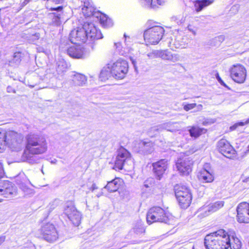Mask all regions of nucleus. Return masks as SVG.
<instances>
[{"instance_id": "obj_1", "label": "nucleus", "mask_w": 249, "mask_h": 249, "mask_svg": "<svg viewBox=\"0 0 249 249\" xmlns=\"http://www.w3.org/2000/svg\"><path fill=\"white\" fill-rule=\"evenodd\" d=\"M47 147L44 136L38 134H29L27 136L25 148L22 154L21 160L32 164L37 163L40 159L36 155L45 153Z\"/></svg>"}, {"instance_id": "obj_2", "label": "nucleus", "mask_w": 249, "mask_h": 249, "mask_svg": "<svg viewBox=\"0 0 249 249\" xmlns=\"http://www.w3.org/2000/svg\"><path fill=\"white\" fill-rule=\"evenodd\" d=\"M228 233L223 229L207 235L204 239L206 249H228L230 244Z\"/></svg>"}, {"instance_id": "obj_3", "label": "nucleus", "mask_w": 249, "mask_h": 249, "mask_svg": "<svg viewBox=\"0 0 249 249\" xmlns=\"http://www.w3.org/2000/svg\"><path fill=\"white\" fill-rule=\"evenodd\" d=\"M146 221L149 225L154 222L172 224L174 219L173 216L160 207L150 208L146 214Z\"/></svg>"}, {"instance_id": "obj_4", "label": "nucleus", "mask_w": 249, "mask_h": 249, "mask_svg": "<svg viewBox=\"0 0 249 249\" xmlns=\"http://www.w3.org/2000/svg\"><path fill=\"white\" fill-rule=\"evenodd\" d=\"M114 167L119 170L123 169L131 171L134 168V163L130 153L125 148L121 147L117 152Z\"/></svg>"}, {"instance_id": "obj_5", "label": "nucleus", "mask_w": 249, "mask_h": 249, "mask_svg": "<svg viewBox=\"0 0 249 249\" xmlns=\"http://www.w3.org/2000/svg\"><path fill=\"white\" fill-rule=\"evenodd\" d=\"M164 31V28L160 26H154L146 30L143 37L146 45L157 44L161 39Z\"/></svg>"}, {"instance_id": "obj_6", "label": "nucleus", "mask_w": 249, "mask_h": 249, "mask_svg": "<svg viewBox=\"0 0 249 249\" xmlns=\"http://www.w3.org/2000/svg\"><path fill=\"white\" fill-rule=\"evenodd\" d=\"M176 198L183 208L189 206L192 200V196L187 186L182 184H178L174 187Z\"/></svg>"}, {"instance_id": "obj_7", "label": "nucleus", "mask_w": 249, "mask_h": 249, "mask_svg": "<svg viewBox=\"0 0 249 249\" xmlns=\"http://www.w3.org/2000/svg\"><path fill=\"white\" fill-rule=\"evenodd\" d=\"M110 66L112 76L116 79L124 78L128 72V64L125 60L119 59Z\"/></svg>"}, {"instance_id": "obj_8", "label": "nucleus", "mask_w": 249, "mask_h": 249, "mask_svg": "<svg viewBox=\"0 0 249 249\" xmlns=\"http://www.w3.org/2000/svg\"><path fill=\"white\" fill-rule=\"evenodd\" d=\"M7 142L6 145L12 151L18 152L22 149L23 147L22 136L15 131L7 132Z\"/></svg>"}, {"instance_id": "obj_9", "label": "nucleus", "mask_w": 249, "mask_h": 249, "mask_svg": "<svg viewBox=\"0 0 249 249\" xmlns=\"http://www.w3.org/2000/svg\"><path fill=\"white\" fill-rule=\"evenodd\" d=\"M64 213L68 217L69 219L75 226L79 225L81 219V215L71 202L66 203L64 209Z\"/></svg>"}, {"instance_id": "obj_10", "label": "nucleus", "mask_w": 249, "mask_h": 249, "mask_svg": "<svg viewBox=\"0 0 249 249\" xmlns=\"http://www.w3.org/2000/svg\"><path fill=\"white\" fill-rule=\"evenodd\" d=\"M40 230L43 238L48 242H53L58 238L56 229L54 225L50 223L43 224Z\"/></svg>"}, {"instance_id": "obj_11", "label": "nucleus", "mask_w": 249, "mask_h": 249, "mask_svg": "<svg viewBox=\"0 0 249 249\" xmlns=\"http://www.w3.org/2000/svg\"><path fill=\"white\" fill-rule=\"evenodd\" d=\"M231 76L235 82L243 83L246 77V70L241 64L234 65L230 69Z\"/></svg>"}, {"instance_id": "obj_12", "label": "nucleus", "mask_w": 249, "mask_h": 249, "mask_svg": "<svg viewBox=\"0 0 249 249\" xmlns=\"http://www.w3.org/2000/svg\"><path fill=\"white\" fill-rule=\"evenodd\" d=\"M217 148L219 152L227 158L232 159L235 157V150L225 139H222L217 142Z\"/></svg>"}, {"instance_id": "obj_13", "label": "nucleus", "mask_w": 249, "mask_h": 249, "mask_svg": "<svg viewBox=\"0 0 249 249\" xmlns=\"http://www.w3.org/2000/svg\"><path fill=\"white\" fill-rule=\"evenodd\" d=\"M193 161L190 157H184L178 160L176 166L178 170L182 175H188L192 171Z\"/></svg>"}, {"instance_id": "obj_14", "label": "nucleus", "mask_w": 249, "mask_h": 249, "mask_svg": "<svg viewBox=\"0 0 249 249\" xmlns=\"http://www.w3.org/2000/svg\"><path fill=\"white\" fill-rule=\"evenodd\" d=\"M237 220L239 223H249V203L242 202L236 208Z\"/></svg>"}, {"instance_id": "obj_15", "label": "nucleus", "mask_w": 249, "mask_h": 249, "mask_svg": "<svg viewBox=\"0 0 249 249\" xmlns=\"http://www.w3.org/2000/svg\"><path fill=\"white\" fill-rule=\"evenodd\" d=\"M86 34L87 39L94 40L103 38L100 30H97L95 25L91 22H85L83 25Z\"/></svg>"}, {"instance_id": "obj_16", "label": "nucleus", "mask_w": 249, "mask_h": 249, "mask_svg": "<svg viewBox=\"0 0 249 249\" xmlns=\"http://www.w3.org/2000/svg\"><path fill=\"white\" fill-rule=\"evenodd\" d=\"M69 38L71 42L73 44L80 45L85 43L87 39L83 26L72 30L70 34Z\"/></svg>"}, {"instance_id": "obj_17", "label": "nucleus", "mask_w": 249, "mask_h": 249, "mask_svg": "<svg viewBox=\"0 0 249 249\" xmlns=\"http://www.w3.org/2000/svg\"><path fill=\"white\" fill-rule=\"evenodd\" d=\"M168 160L164 159L152 163L153 171L156 178L160 180L168 168Z\"/></svg>"}, {"instance_id": "obj_18", "label": "nucleus", "mask_w": 249, "mask_h": 249, "mask_svg": "<svg viewBox=\"0 0 249 249\" xmlns=\"http://www.w3.org/2000/svg\"><path fill=\"white\" fill-rule=\"evenodd\" d=\"M68 54L73 58H84L86 57L84 53V48L80 45L76 46H72L67 50Z\"/></svg>"}, {"instance_id": "obj_19", "label": "nucleus", "mask_w": 249, "mask_h": 249, "mask_svg": "<svg viewBox=\"0 0 249 249\" xmlns=\"http://www.w3.org/2000/svg\"><path fill=\"white\" fill-rule=\"evenodd\" d=\"M138 152L142 154H149L154 151V144L150 141H142L138 145Z\"/></svg>"}, {"instance_id": "obj_20", "label": "nucleus", "mask_w": 249, "mask_h": 249, "mask_svg": "<svg viewBox=\"0 0 249 249\" xmlns=\"http://www.w3.org/2000/svg\"><path fill=\"white\" fill-rule=\"evenodd\" d=\"M177 123L168 122L160 124L151 128V131L160 132L163 130H166L170 132H174L179 130V128L176 125Z\"/></svg>"}, {"instance_id": "obj_21", "label": "nucleus", "mask_w": 249, "mask_h": 249, "mask_svg": "<svg viewBox=\"0 0 249 249\" xmlns=\"http://www.w3.org/2000/svg\"><path fill=\"white\" fill-rule=\"evenodd\" d=\"M0 192L2 195L7 198H10L17 194L16 187L13 186L12 183L7 181L4 183V187L0 189Z\"/></svg>"}, {"instance_id": "obj_22", "label": "nucleus", "mask_w": 249, "mask_h": 249, "mask_svg": "<svg viewBox=\"0 0 249 249\" xmlns=\"http://www.w3.org/2000/svg\"><path fill=\"white\" fill-rule=\"evenodd\" d=\"M82 10L84 15L86 17H94L97 18V16L95 14L101 13L99 11H96L95 8L92 6V2L89 0L84 1Z\"/></svg>"}, {"instance_id": "obj_23", "label": "nucleus", "mask_w": 249, "mask_h": 249, "mask_svg": "<svg viewBox=\"0 0 249 249\" xmlns=\"http://www.w3.org/2000/svg\"><path fill=\"white\" fill-rule=\"evenodd\" d=\"M183 37L178 36L175 37L174 39H172V41L170 42V46L174 48H184L186 45V41Z\"/></svg>"}, {"instance_id": "obj_24", "label": "nucleus", "mask_w": 249, "mask_h": 249, "mask_svg": "<svg viewBox=\"0 0 249 249\" xmlns=\"http://www.w3.org/2000/svg\"><path fill=\"white\" fill-rule=\"evenodd\" d=\"M224 202L223 201H217L214 203H211L208 206L204 207L203 209L205 210V213H213L223 207ZM209 214L206 213L205 215H208Z\"/></svg>"}, {"instance_id": "obj_25", "label": "nucleus", "mask_w": 249, "mask_h": 249, "mask_svg": "<svg viewBox=\"0 0 249 249\" xmlns=\"http://www.w3.org/2000/svg\"><path fill=\"white\" fill-rule=\"evenodd\" d=\"M120 183V179L119 178H115L110 181H108L104 188L107 189L109 192H115L119 188Z\"/></svg>"}, {"instance_id": "obj_26", "label": "nucleus", "mask_w": 249, "mask_h": 249, "mask_svg": "<svg viewBox=\"0 0 249 249\" xmlns=\"http://www.w3.org/2000/svg\"><path fill=\"white\" fill-rule=\"evenodd\" d=\"M97 16V19H99L102 24L106 27H111L113 25V22L111 19L109 18L106 15L102 13H96L95 14Z\"/></svg>"}, {"instance_id": "obj_27", "label": "nucleus", "mask_w": 249, "mask_h": 249, "mask_svg": "<svg viewBox=\"0 0 249 249\" xmlns=\"http://www.w3.org/2000/svg\"><path fill=\"white\" fill-rule=\"evenodd\" d=\"M87 81V78L84 75L78 73L75 74L72 78L75 86H83L86 84Z\"/></svg>"}, {"instance_id": "obj_28", "label": "nucleus", "mask_w": 249, "mask_h": 249, "mask_svg": "<svg viewBox=\"0 0 249 249\" xmlns=\"http://www.w3.org/2000/svg\"><path fill=\"white\" fill-rule=\"evenodd\" d=\"M199 179L204 182H211L213 180L214 177L210 172L203 169L200 172Z\"/></svg>"}, {"instance_id": "obj_29", "label": "nucleus", "mask_w": 249, "mask_h": 249, "mask_svg": "<svg viewBox=\"0 0 249 249\" xmlns=\"http://www.w3.org/2000/svg\"><path fill=\"white\" fill-rule=\"evenodd\" d=\"M213 0H197L195 2V7L197 12L201 11L204 7L210 5Z\"/></svg>"}, {"instance_id": "obj_30", "label": "nucleus", "mask_w": 249, "mask_h": 249, "mask_svg": "<svg viewBox=\"0 0 249 249\" xmlns=\"http://www.w3.org/2000/svg\"><path fill=\"white\" fill-rule=\"evenodd\" d=\"M110 64H108L107 67H104L100 72L99 79L101 81H106L112 76L110 71Z\"/></svg>"}, {"instance_id": "obj_31", "label": "nucleus", "mask_w": 249, "mask_h": 249, "mask_svg": "<svg viewBox=\"0 0 249 249\" xmlns=\"http://www.w3.org/2000/svg\"><path fill=\"white\" fill-rule=\"evenodd\" d=\"M67 69V64L66 62L62 59L59 60L57 62V66L56 68V71L57 74V77L58 78L59 76H62L65 72H66Z\"/></svg>"}, {"instance_id": "obj_32", "label": "nucleus", "mask_w": 249, "mask_h": 249, "mask_svg": "<svg viewBox=\"0 0 249 249\" xmlns=\"http://www.w3.org/2000/svg\"><path fill=\"white\" fill-rule=\"evenodd\" d=\"M22 57V54L21 52H15L13 55L12 58L9 61V65L12 67L18 66L20 63Z\"/></svg>"}, {"instance_id": "obj_33", "label": "nucleus", "mask_w": 249, "mask_h": 249, "mask_svg": "<svg viewBox=\"0 0 249 249\" xmlns=\"http://www.w3.org/2000/svg\"><path fill=\"white\" fill-rule=\"evenodd\" d=\"M206 130L204 128H199L197 126H193L189 129L190 136L192 137L197 138L200 136L202 133H205Z\"/></svg>"}, {"instance_id": "obj_34", "label": "nucleus", "mask_w": 249, "mask_h": 249, "mask_svg": "<svg viewBox=\"0 0 249 249\" xmlns=\"http://www.w3.org/2000/svg\"><path fill=\"white\" fill-rule=\"evenodd\" d=\"M229 244L231 249H240L241 247V243L239 239L236 237L232 236V239L230 238V235L228 234Z\"/></svg>"}, {"instance_id": "obj_35", "label": "nucleus", "mask_w": 249, "mask_h": 249, "mask_svg": "<svg viewBox=\"0 0 249 249\" xmlns=\"http://www.w3.org/2000/svg\"><path fill=\"white\" fill-rule=\"evenodd\" d=\"M87 207L90 211L97 210L98 209V199L96 198L89 199L86 201Z\"/></svg>"}, {"instance_id": "obj_36", "label": "nucleus", "mask_w": 249, "mask_h": 249, "mask_svg": "<svg viewBox=\"0 0 249 249\" xmlns=\"http://www.w3.org/2000/svg\"><path fill=\"white\" fill-rule=\"evenodd\" d=\"M19 187L23 192L25 196L27 197H31L35 194V191L34 189L29 188L24 183H21L19 185Z\"/></svg>"}, {"instance_id": "obj_37", "label": "nucleus", "mask_w": 249, "mask_h": 249, "mask_svg": "<svg viewBox=\"0 0 249 249\" xmlns=\"http://www.w3.org/2000/svg\"><path fill=\"white\" fill-rule=\"evenodd\" d=\"M171 20L172 21L175 22L178 25H180L185 22V18L183 16L178 15L172 17Z\"/></svg>"}, {"instance_id": "obj_38", "label": "nucleus", "mask_w": 249, "mask_h": 249, "mask_svg": "<svg viewBox=\"0 0 249 249\" xmlns=\"http://www.w3.org/2000/svg\"><path fill=\"white\" fill-rule=\"evenodd\" d=\"M171 53L167 50H160V58L163 60H169Z\"/></svg>"}, {"instance_id": "obj_39", "label": "nucleus", "mask_w": 249, "mask_h": 249, "mask_svg": "<svg viewBox=\"0 0 249 249\" xmlns=\"http://www.w3.org/2000/svg\"><path fill=\"white\" fill-rule=\"evenodd\" d=\"M7 133L0 132V145L4 146L7 142Z\"/></svg>"}, {"instance_id": "obj_40", "label": "nucleus", "mask_w": 249, "mask_h": 249, "mask_svg": "<svg viewBox=\"0 0 249 249\" xmlns=\"http://www.w3.org/2000/svg\"><path fill=\"white\" fill-rule=\"evenodd\" d=\"M38 81V77L36 75L33 76L31 77L30 81L28 82V86L31 88H34L37 85Z\"/></svg>"}, {"instance_id": "obj_41", "label": "nucleus", "mask_w": 249, "mask_h": 249, "mask_svg": "<svg viewBox=\"0 0 249 249\" xmlns=\"http://www.w3.org/2000/svg\"><path fill=\"white\" fill-rule=\"evenodd\" d=\"M150 59L160 57V50H154L147 54Z\"/></svg>"}, {"instance_id": "obj_42", "label": "nucleus", "mask_w": 249, "mask_h": 249, "mask_svg": "<svg viewBox=\"0 0 249 249\" xmlns=\"http://www.w3.org/2000/svg\"><path fill=\"white\" fill-rule=\"evenodd\" d=\"M134 232L137 235H141L144 232L145 229L143 226H138L134 228Z\"/></svg>"}, {"instance_id": "obj_43", "label": "nucleus", "mask_w": 249, "mask_h": 249, "mask_svg": "<svg viewBox=\"0 0 249 249\" xmlns=\"http://www.w3.org/2000/svg\"><path fill=\"white\" fill-rule=\"evenodd\" d=\"M60 16H61V14L57 13L56 15H54V17L53 18V22L56 25H59L61 24Z\"/></svg>"}, {"instance_id": "obj_44", "label": "nucleus", "mask_w": 249, "mask_h": 249, "mask_svg": "<svg viewBox=\"0 0 249 249\" xmlns=\"http://www.w3.org/2000/svg\"><path fill=\"white\" fill-rule=\"evenodd\" d=\"M169 60L173 62L180 61V56L178 54H173L171 53Z\"/></svg>"}, {"instance_id": "obj_45", "label": "nucleus", "mask_w": 249, "mask_h": 249, "mask_svg": "<svg viewBox=\"0 0 249 249\" xmlns=\"http://www.w3.org/2000/svg\"><path fill=\"white\" fill-rule=\"evenodd\" d=\"M249 123V118L247 119L245 122H240L234 124L233 125L230 127L231 129L234 130L238 126H243Z\"/></svg>"}, {"instance_id": "obj_46", "label": "nucleus", "mask_w": 249, "mask_h": 249, "mask_svg": "<svg viewBox=\"0 0 249 249\" xmlns=\"http://www.w3.org/2000/svg\"><path fill=\"white\" fill-rule=\"evenodd\" d=\"M166 0H153L152 8H154L157 7L158 5H163Z\"/></svg>"}, {"instance_id": "obj_47", "label": "nucleus", "mask_w": 249, "mask_h": 249, "mask_svg": "<svg viewBox=\"0 0 249 249\" xmlns=\"http://www.w3.org/2000/svg\"><path fill=\"white\" fill-rule=\"evenodd\" d=\"M153 179L150 178L146 180L143 183V186L146 188H149L152 186L153 184Z\"/></svg>"}, {"instance_id": "obj_48", "label": "nucleus", "mask_w": 249, "mask_h": 249, "mask_svg": "<svg viewBox=\"0 0 249 249\" xmlns=\"http://www.w3.org/2000/svg\"><path fill=\"white\" fill-rule=\"evenodd\" d=\"M142 2L147 8H152L153 0H141Z\"/></svg>"}, {"instance_id": "obj_49", "label": "nucleus", "mask_w": 249, "mask_h": 249, "mask_svg": "<svg viewBox=\"0 0 249 249\" xmlns=\"http://www.w3.org/2000/svg\"><path fill=\"white\" fill-rule=\"evenodd\" d=\"M196 106V104L195 103L189 104L184 106L183 108L185 111H189V110L194 108Z\"/></svg>"}, {"instance_id": "obj_50", "label": "nucleus", "mask_w": 249, "mask_h": 249, "mask_svg": "<svg viewBox=\"0 0 249 249\" xmlns=\"http://www.w3.org/2000/svg\"><path fill=\"white\" fill-rule=\"evenodd\" d=\"M187 28H188V30L190 32H192L194 36L196 35V29L195 27H193V26H192L191 25H189L187 27Z\"/></svg>"}, {"instance_id": "obj_51", "label": "nucleus", "mask_w": 249, "mask_h": 249, "mask_svg": "<svg viewBox=\"0 0 249 249\" xmlns=\"http://www.w3.org/2000/svg\"><path fill=\"white\" fill-rule=\"evenodd\" d=\"M39 38L40 34L39 33H36L31 36L30 40L32 41H35V40L38 39Z\"/></svg>"}, {"instance_id": "obj_52", "label": "nucleus", "mask_w": 249, "mask_h": 249, "mask_svg": "<svg viewBox=\"0 0 249 249\" xmlns=\"http://www.w3.org/2000/svg\"><path fill=\"white\" fill-rule=\"evenodd\" d=\"M216 79L218 80V81L221 84V85L227 87L226 84L224 82V81L222 80V79L219 76V74L217 73L216 76Z\"/></svg>"}, {"instance_id": "obj_53", "label": "nucleus", "mask_w": 249, "mask_h": 249, "mask_svg": "<svg viewBox=\"0 0 249 249\" xmlns=\"http://www.w3.org/2000/svg\"><path fill=\"white\" fill-rule=\"evenodd\" d=\"M4 175V172L3 170V168L2 164L1 162H0V178L3 177Z\"/></svg>"}, {"instance_id": "obj_54", "label": "nucleus", "mask_w": 249, "mask_h": 249, "mask_svg": "<svg viewBox=\"0 0 249 249\" xmlns=\"http://www.w3.org/2000/svg\"><path fill=\"white\" fill-rule=\"evenodd\" d=\"M89 189L90 190H91L92 192H93L95 190L97 189L98 187L96 186V185L95 183H93L92 184V186H91V187H90Z\"/></svg>"}, {"instance_id": "obj_55", "label": "nucleus", "mask_w": 249, "mask_h": 249, "mask_svg": "<svg viewBox=\"0 0 249 249\" xmlns=\"http://www.w3.org/2000/svg\"><path fill=\"white\" fill-rule=\"evenodd\" d=\"M62 6H58L56 8H52V10H56L58 12H61V10H62Z\"/></svg>"}, {"instance_id": "obj_56", "label": "nucleus", "mask_w": 249, "mask_h": 249, "mask_svg": "<svg viewBox=\"0 0 249 249\" xmlns=\"http://www.w3.org/2000/svg\"><path fill=\"white\" fill-rule=\"evenodd\" d=\"M5 236H2L0 237V245L5 241Z\"/></svg>"}, {"instance_id": "obj_57", "label": "nucleus", "mask_w": 249, "mask_h": 249, "mask_svg": "<svg viewBox=\"0 0 249 249\" xmlns=\"http://www.w3.org/2000/svg\"><path fill=\"white\" fill-rule=\"evenodd\" d=\"M50 208L51 209H54V207L56 206V204L55 201L52 202V203L50 204Z\"/></svg>"}, {"instance_id": "obj_58", "label": "nucleus", "mask_w": 249, "mask_h": 249, "mask_svg": "<svg viewBox=\"0 0 249 249\" xmlns=\"http://www.w3.org/2000/svg\"><path fill=\"white\" fill-rule=\"evenodd\" d=\"M31 0H24L22 2V5L23 6H25L27 5Z\"/></svg>"}, {"instance_id": "obj_59", "label": "nucleus", "mask_w": 249, "mask_h": 249, "mask_svg": "<svg viewBox=\"0 0 249 249\" xmlns=\"http://www.w3.org/2000/svg\"><path fill=\"white\" fill-rule=\"evenodd\" d=\"M64 0H53V1L56 3H61L63 2Z\"/></svg>"}, {"instance_id": "obj_60", "label": "nucleus", "mask_w": 249, "mask_h": 249, "mask_svg": "<svg viewBox=\"0 0 249 249\" xmlns=\"http://www.w3.org/2000/svg\"><path fill=\"white\" fill-rule=\"evenodd\" d=\"M237 8H238V6H236V5H234V6H233L231 7V11H232V10H237Z\"/></svg>"}, {"instance_id": "obj_61", "label": "nucleus", "mask_w": 249, "mask_h": 249, "mask_svg": "<svg viewBox=\"0 0 249 249\" xmlns=\"http://www.w3.org/2000/svg\"><path fill=\"white\" fill-rule=\"evenodd\" d=\"M202 105L200 104L197 106V107L198 110H201L202 109Z\"/></svg>"}, {"instance_id": "obj_62", "label": "nucleus", "mask_w": 249, "mask_h": 249, "mask_svg": "<svg viewBox=\"0 0 249 249\" xmlns=\"http://www.w3.org/2000/svg\"><path fill=\"white\" fill-rule=\"evenodd\" d=\"M115 45L116 46V48H118L121 45V43L120 42L115 43Z\"/></svg>"}, {"instance_id": "obj_63", "label": "nucleus", "mask_w": 249, "mask_h": 249, "mask_svg": "<svg viewBox=\"0 0 249 249\" xmlns=\"http://www.w3.org/2000/svg\"><path fill=\"white\" fill-rule=\"evenodd\" d=\"M11 89V87H7V91H8V92H10Z\"/></svg>"}, {"instance_id": "obj_64", "label": "nucleus", "mask_w": 249, "mask_h": 249, "mask_svg": "<svg viewBox=\"0 0 249 249\" xmlns=\"http://www.w3.org/2000/svg\"><path fill=\"white\" fill-rule=\"evenodd\" d=\"M218 38L220 39H222L223 40H224V37L223 36H219Z\"/></svg>"}]
</instances>
